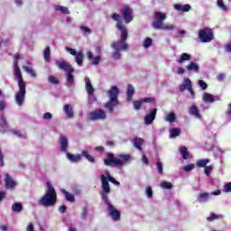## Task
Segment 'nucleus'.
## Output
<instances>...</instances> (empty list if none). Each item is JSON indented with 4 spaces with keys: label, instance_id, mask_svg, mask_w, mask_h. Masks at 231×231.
<instances>
[{
    "label": "nucleus",
    "instance_id": "37",
    "mask_svg": "<svg viewBox=\"0 0 231 231\" xmlns=\"http://www.w3.org/2000/svg\"><path fill=\"white\" fill-rule=\"evenodd\" d=\"M186 69L189 71H199V65L198 63L191 61L187 67Z\"/></svg>",
    "mask_w": 231,
    "mask_h": 231
},
{
    "label": "nucleus",
    "instance_id": "12",
    "mask_svg": "<svg viewBox=\"0 0 231 231\" xmlns=\"http://www.w3.org/2000/svg\"><path fill=\"white\" fill-rule=\"evenodd\" d=\"M5 187L9 190H14L17 187V181L8 173L5 175Z\"/></svg>",
    "mask_w": 231,
    "mask_h": 231
},
{
    "label": "nucleus",
    "instance_id": "33",
    "mask_svg": "<svg viewBox=\"0 0 231 231\" xmlns=\"http://www.w3.org/2000/svg\"><path fill=\"white\" fill-rule=\"evenodd\" d=\"M157 30H165V31H168V32H172V31L176 30V25H174L172 23H164Z\"/></svg>",
    "mask_w": 231,
    "mask_h": 231
},
{
    "label": "nucleus",
    "instance_id": "3",
    "mask_svg": "<svg viewBox=\"0 0 231 231\" xmlns=\"http://www.w3.org/2000/svg\"><path fill=\"white\" fill-rule=\"evenodd\" d=\"M131 162H133V156L129 153H120L116 156L113 153H107L106 159L104 160L105 165L107 167H116V169H124Z\"/></svg>",
    "mask_w": 231,
    "mask_h": 231
},
{
    "label": "nucleus",
    "instance_id": "55",
    "mask_svg": "<svg viewBox=\"0 0 231 231\" xmlns=\"http://www.w3.org/2000/svg\"><path fill=\"white\" fill-rule=\"evenodd\" d=\"M12 134H14V136H17V138H24V135L21 133V131L19 130H11Z\"/></svg>",
    "mask_w": 231,
    "mask_h": 231
},
{
    "label": "nucleus",
    "instance_id": "56",
    "mask_svg": "<svg viewBox=\"0 0 231 231\" xmlns=\"http://www.w3.org/2000/svg\"><path fill=\"white\" fill-rule=\"evenodd\" d=\"M48 80L51 84H54L55 86H57V84H59V79L57 78H55L54 76H49Z\"/></svg>",
    "mask_w": 231,
    "mask_h": 231
},
{
    "label": "nucleus",
    "instance_id": "17",
    "mask_svg": "<svg viewBox=\"0 0 231 231\" xmlns=\"http://www.w3.org/2000/svg\"><path fill=\"white\" fill-rule=\"evenodd\" d=\"M111 19H113V21H116V28L119 29L120 32H124V30H127L125 28V26H124L122 24V16H120V14H111Z\"/></svg>",
    "mask_w": 231,
    "mask_h": 231
},
{
    "label": "nucleus",
    "instance_id": "35",
    "mask_svg": "<svg viewBox=\"0 0 231 231\" xmlns=\"http://www.w3.org/2000/svg\"><path fill=\"white\" fill-rule=\"evenodd\" d=\"M179 151L181 154V157L183 158V160H189V156H190V153L189 152V150L187 149V147L185 146H180L179 148Z\"/></svg>",
    "mask_w": 231,
    "mask_h": 231
},
{
    "label": "nucleus",
    "instance_id": "53",
    "mask_svg": "<svg viewBox=\"0 0 231 231\" xmlns=\"http://www.w3.org/2000/svg\"><path fill=\"white\" fill-rule=\"evenodd\" d=\"M198 84H199L200 89H202L203 91H205V89H207V88H208V85H207V82L203 81V79H199L198 81Z\"/></svg>",
    "mask_w": 231,
    "mask_h": 231
},
{
    "label": "nucleus",
    "instance_id": "29",
    "mask_svg": "<svg viewBox=\"0 0 231 231\" xmlns=\"http://www.w3.org/2000/svg\"><path fill=\"white\" fill-rule=\"evenodd\" d=\"M26 64L27 65L23 66V69L25 70L26 73L31 75V77L35 79V77H37V74L35 73V70H33V69L30 67L32 63H30V61H26Z\"/></svg>",
    "mask_w": 231,
    "mask_h": 231
},
{
    "label": "nucleus",
    "instance_id": "24",
    "mask_svg": "<svg viewBox=\"0 0 231 231\" xmlns=\"http://www.w3.org/2000/svg\"><path fill=\"white\" fill-rule=\"evenodd\" d=\"M60 145L61 152H68L69 143L68 138H66V136L61 135L60 137Z\"/></svg>",
    "mask_w": 231,
    "mask_h": 231
},
{
    "label": "nucleus",
    "instance_id": "16",
    "mask_svg": "<svg viewBox=\"0 0 231 231\" xmlns=\"http://www.w3.org/2000/svg\"><path fill=\"white\" fill-rule=\"evenodd\" d=\"M119 93H120V90L118 89V87L112 86L111 88L108 90L109 100L118 101Z\"/></svg>",
    "mask_w": 231,
    "mask_h": 231
},
{
    "label": "nucleus",
    "instance_id": "1",
    "mask_svg": "<svg viewBox=\"0 0 231 231\" xmlns=\"http://www.w3.org/2000/svg\"><path fill=\"white\" fill-rule=\"evenodd\" d=\"M16 60L14 62V75L17 80L19 90L14 94V102L18 107H23L24 106V99L26 98V83L23 79V73L19 69V54L14 55Z\"/></svg>",
    "mask_w": 231,
    "mask_h": 231
},
{
    "label": "nucleus",
    "instance_id": "11",
    "mask_svg": "<svg viewBox=\"0 0 231 231\" xmlns=\"http://www.w3.org/2000/svg\"><path fill=\"white\" fill-rule=\"evenodd\" d=\"M121 14H122L125 23H126V24H129V23H131L133 21V9H131V7L125 5L121 9Z\"/></svg>",
    "mask_w": 231,
    "mask_h": 231
},
{
    "label": "nucleus",
    "instance_id": "31",
    "mask_svg": "<svg viewBox=\"0 0 231 231\" xmlns=\"http://www.w3.org/2000/svg\"><path fill=\"white\" fill-rule=\"evenodd\" d=\"M143 143H144V141L143 138L136 137L133 140L134 147H135L137 151H142V145H143Z\"/></svg>",
    "mask_w": 231,
    "mask_h": 231
},
{
    "label": "nucleus",
    "instance_id": "8",
    "mask_svg": "<svg viewBox=\"0 0 231 231\" xmlns=\"http://www.w3.org/2000/svg\"><path fill=\"white\" fill-rule=\"evenodd\" d=\"M167 19V14L162 12L154 13V20L152 22V26L154 30H158L164 23L163 21Z\"/></svg>",
    "mask_w": 231,
    "mask_h": 231
},
{
    "label": "nucleus",
    "instance_id": "25",
    "mask_svg": "<svg viewBox=\"0 0 231 231\" xmlns=\"http://www.w3.org/2000/svg\"><path fill=\"white\" fill-rule=\"evenodd\" d=\"M8 131V122L5 116L0 115V133H6Z\"/></svg>",
    "mask_w": 231,
    "mask_h": 231
},
{
    "label": "nucleus",
    "instance_id": "40",
    "mask_svg": "<svg viewBox=\"0 0 231 231\" xmlns=\"http://www.w3.org/2000/svg\"><path fill=\"white\" fill-rule=\"evenodd\" d=\"M181 134V130L180 128H171L170 130V136L171 138H176V136H180Z\"/></svg>",
    "mask_w": 231,
    "mask_h": 231
},
{
    "label": "nucleus",
    "instance_id": "23",
    "mask_svg": "<svg viewBox=\"0 0 231 231\" xmlns=\"http://www.w3.org/2000/svg\"><path fill=\"white\" fill-rule=\"evenodd\" d=\"M174 10H176L177 12H190V5L186 4V5H181V4H175L173 5Z\"/></svg>",
    "mask_w": 231,
    "mask_h": 231
},
{
    "label": "nucleus",
    "instance_id": "64",
    "mask_svg": "<svg viewBox=\"0 0 231 231\" xmlns=\"http://www.w3.org/2000/svg\"><path fill=\"white\" fill-rule=\"evenodd\" d=\"M219 216L212 213L209 217H208V221H215V219H218Z\"/></svg>",
    "mask_w": 231,
    "mask_h": 231
},
{
    "label": "nucleus",
    "instance_id": "43",
    "mask_svg": "<svg viewBox=\"0 0 231 231\" xmlns=\"http://www.w3.org/2000/svg\"><path fill=\"white\" fill-rule=\"evenodd\" d=\"M225 115H226V122L230 124V122H231V103H229L227 105V108L226 110Z\"/></svg>",
    "mask_w": 231,
    "mask_h": 231
},
{
    "label": "nucleus",
    "instance_id": "30",
    "mask_svg": "<svg viewBox=\"0 0 231 231\" xmlns=\"http://www.w3.org/2000/svg\"><path fill=\"white\" fill-rule=\"evenodd\" d=\"M134 96V87H133V85H128L127 90H126L127 102H131V100H133Z\"/></svg>",
    "mask_w": 231,
    "mask_h": 231
},
{
    "label": "nucleus",
    "instance_id": "28",
    "mask_svg": "<svg viewBox=\"0 0 231 231\" xmlns=\"http://www.w3.org/2000/svg\"><path fill=\"white\" fill-rule=\"evenodd\" d=\"M192 56L187 52H183L179 59L176 60L177 64H183L187 60H190Z\"/></svg>",
    "mask_w": 231,
    "mask_h": 231
},
{
    "label": "nucleus",
    "instance_id": "9",
    "mask_svg": "<svg viewBox=\"0 0 231 231\" xmlns=\"http://www.w3.org/2000/svg\"><path fill=\"white\" fill-rule=\"evenodd\" d=\"M107 118V115L106 111L102 109H96L88 114V120L92 122H97L98 120H106Z\"/></svg>",
    "mask_w": 231,
    "mask_h": 231
},
{
    "label": "nucleus",
    "instance_id": "38",
    "mask_svg": "<svg viewBox=\"0 0 231 231\" xmlns=\"http://www.w3.org/2000/svg\"><path fill=\"white\" fill-rule=\"evenodd\" d=\"M54 10L56 12H60V14H69V10L68 9V7L62 5H54Z\"/></svg>",
    "mask_w": 231,
    "mask_h": 231
},
{
    "label": "nucleus",
    "instance_id": "32",
    "mask_svg": "<svg viewBox=\"0 0 231 231\" xmlns=\"http://www.w3.org/2000/svg\"><path fill=\"white\" fill-rule=\"evenodd\" d=\"M67 158H68V160H69V162L77 163V162H80V160H82V155H80V154L75 155V154L67 152Z\"/></svg>",
    "mask_w": 231,
    "mask_h": 231
},
{
    "label": "nucleus",
    "instance_id": "20",
    "mask_svg": "<svg viewBox=\"0 0 231 231\" xmlns=\"http://www.w3.org/2000/svg\"><path fill=\"white\" fill-rule=\"evenodd\" d=\"M87 58L88 59V60H90L91 64H93L94 66H98V64H100V60H101L100 55L93 57V52H91V51H88L87 52Z\"/></svg>",
    "mask_w": 231,
    "mask_h": 231
},
{
    "label": "nucleus",
    "instance_id": "45",
    "mask_svg": "<svg viewBox=\"0 0 231 231\" xmlns=\"http://www.w3.org/2000/svg\"><path fill=\"white\" fill-rule=\"evenodd\" d=\"M43 59H44L45 62H50V60H51L50 47L45 48V50L43 51Z\"/></svg>",
    "mask_w": 231,
    "mask_h": 231
},
{
    "label": "nucleus",
    "instance_id": "14",
    "mask_svg": "<svg viewBox=\"0 0 231 231\" xmlns=\"http://www.w3.org/2000/svg\"><path fill=\"white\" fill-rule=\"evenodd\" d=\"M150 102H154V98H152V97L141 98L139 100L134 101L133 106H134V108L135 109V111H140V109H142L143 104H150Z\"/></svg>",
    "mask_w": 231,
    "mask_h": 231
},
{
    "label": "nucleus",
    "instance_id": "49",
    "mask_svg": "<svg viewBox=\"0 0 231 231\" xmlns=\"http://www.w3.org/2000/svg\"><path fill=\"white\" fill-rule=\"evenodd\" d=\"M217 5L222 12H226L228 8L225 5V3H223V0H217Z\"/></svg>",
    "mask_w": 231,
    "mask_h": 231
},
{
    "label": "nucleus",
    "instance_id": "4",
    "mask_svg": "<svg viewBox=\"0 0 231 231\" xmlns=\"http://www.w3.org/2000/svg\"><path fill=\"white\" fill-rule=\"evenodd\" d=\"M46 185L47 190L38 203L45 208L53 207L57 203V191H55V188L51 186V183L47 182Z\"/></svg>",
    "mask_w": 231,
    "mask_h": 231
},
{
    "label": "nucleus",
    "instance_id": "61",
    "mask_svg": "<svg viewBox=\"0 0 231 231\" xmlns=\"http://www.w3.org/2000/svg\"><path fill=\"white\" fill-rule=\"evenodd\" d=\"M120 57H122V54L120 53V51H116L113 53V59H115V60H119Z\"/></svg>",
    "mask_w": 231,
    "mask_h": 231
},
{
    "label": "nucleus",
    "instance_id": "10",
    "mask_svg": "<svg viewBox=\"0 0 231 231\" xmlns=\"http://www.w3.org/2000/svg\"><path fill=\"white\" fill-rule=\"evenodd\" d=\"M66 51L75 57V61L77 62L78 66H82L84 62V52H82V51L77 52V50L66 47Z\"/></svg>",
    "mask_w": 231,
    "mask_h": 231
},
{
    "label": "nucleus",
    "instance_id": "57",
    "mask_svg": "<svg viewBox=\"0 0 231 231\" xmlns=\"http://www.w3.org/2000/svg\"><path fill=\"white\" fill-rule=\"evenodd\" d=\"M8 46H10V41H8L7 39L2 40L0 42V48H8Z\"/></svg>",
    "mask_w": 231,
    "mask_h": 231
},
{
    "label": "nucleus",
    "instance_id": "51",
    "mask_svg": "<svg viewBox=\"0 0 231 231\" xmlns=\"http://www.w3.org/2000/svg\"><path fill=\"white\" fill-rule=\"evenodd\" d=\"M145 194H146L148 199H151L152 198V188L151 186H148L145 189Z\"/></svg>",
    "mask_w": 231,
    "mask_h": 231
},
{
    "label": "nucleus",
    "instance_id": "15",
    "mask_svg": "<svg viewBox=\"0 0 231 231\" xmlns=\"http://www.w3.org/2000/svg\"><path fill=\"white\" fill-rule=\"evenodd\" d=\"M156 113H158V109L153 108L144 116V125H151L152 122L156 119Z\"/></svg>",
    "mask_w": 231,
    "mask_h": 231
},
{
    "label": "nucleus",
    "instance_id": "22",
    "mask_svg": "<svg viewBox=\"0 0 231 231\" xmlns=\"http://www.w3.org/2000/svg\"><path fill=\"white\" fill-rule=\"evenodd\" d=\"M119 102L118 101H115L113 99H109L106 104H105V107L106 109L108 111V113H114L115 111V107H116V106H118Z\"/></svg>",
    "mask_w": 231,
    "mask_h": 231
},
{
    "label": "nucleus",
    "instance_id": "41",
    "mask_svg": "<svg viewBox=\"0 0 231 231\" xmlns=\"http://www.w3.org/2000/svg\"><path fill=\"white\" fill-rule=\"evenodd\" d=\"M165 122H170V124H172L173 122H176V115L174 113H170L166 115L164 117Z\"/></svg>",
    "mask_w": 231,
    "mask_h": 231
},
{
    "label": "nucleus",
    "instance_id": "21",
    "mask_svg": "<svg viewBox=\"0 0 231 231\" xmlns=\"http://www.w3.org/2000/svg\"><path fill=\"white\" fill-rule=\"evenodd\" d=\"M189 115L194 116V118H197L198 120H201V114L199 113V109L198 106H196V105L189 106Z\"/></svg>",
    "mask_w": 231,
    "mask_h": 231
},
{
    "label": "nucleus",
    "instance_id": "47",
    "mask_svg": "<svg viewBox=\"0 0 231 231\" xmlns=\"http://www.w3.org/2000/svg\"><path fill=\"white\" fill-rule=\"evenodd\" d=\"M82 156H84V158H86V160H88V162H89L90 163H95V158H93V156H91L88 151H83L82 152Z\"/></svg>",
    "mask_w": 231,
    "mask_h": 231
},
{
    "label": "nucleus",
    "instance_id": "5",
    "mask_svg": "<svg viewBox=\"0 0 231 231\" xmlns=\"http://www.w3.org/2000/svg\"><path fill=\"white\" fill-rule=\"evenodd\" d=\"M56 66L59 68V69H61L62 71H66V80L68 86H73L75 84V78L73 77V73L75 69L69 64V62L64 60H56Z\"/></svg>",
    "mask_w": 231,
    "mask_h": 231
},
{
    "label": "nucleus",
    "instance_id": "46",
    "mask_svg": "<svg viewBox=\"0 0 231 231\" xmlns=\"http://www.w3.org/2000/svg\"><path fill=\"white\" fill-rule=\"evenodd\" d=\"M82 156H84V158H86V160H88V162H89L90 163H95V158H93V156H91L88 151H83L82 152Z\"/></svg>",
    "mask_w": 231,
    "mask_h": 231
},
{
    "label": "nucleus",
    "instance_id": "58",
    "mask_svg": "<svg viewBox=\"0 0 231 231\" xmlns=\"http://www.w3.org/2000/svg\"><path fill=\"white\" fill-rule=\"evenodd\" d=\"M51 118H53V115H51V113L46 112L43 114V116H42L43 120L50 121L51 120Z\"/></svg>",
    "mask_w": 231,
    "mask_h": 231
},
{
    "label": "nucleus",
    "instance_id": "50",
    "mask_svg": "<svg viewBox=\"0 0 231 231\" xmlns=\"http://www.w3.org/2000/svg\"><path fill=\"white\" fill-rule=\"evenodd\" d=\"M214 170V166L213 165H209V166H206L204 168V173L206 174V176H210V172H212V171Z\"/></svg>",
    "mask_w": 231,
    "mask_h": 231
},
{
    "label": "nucleus",
    "instance_id": "44",
    "mask_svg": "<svg viewBox=\"0 0 231 231\" xmlns=\"http://www.w3.org/2000/svg\"><path fill=\"white\" fill-rule=\"evenodd\" d=\"M13 212H22L23 211V204L20 202H16L12 206Z\"/></svg>",
    "mask_w": 231,
    "mask_h": 231
},
{
    "label": "nucleus",
    "instance_id": "48",
    "mask_svg": "<svg viewBox=\"0 0 231 231\" xmlns=\"http://www.w3.org/2000/svg\"><path fill=\"white\" fill-rule=\"evenodd\" d=\"M161 189H165L166 190H171L172 189V183L167 182V181H162L160 184Z\"/></svg>",
    "mask_w": 231,
    "mask_h": 231
},
{
    "label": "nucleus",
    "instance_id": "42",
    "mask_svg": "<svg viewBox=\"0 0 231 231\" xmlns=\"http://www.w3.org/2000/svg\"><path fill=\"white\" fill-rule=\"evenodd\" d=\"M208 163H210V160L208 159H202L196 162L197 167L200 168L207 167Z\"/></svg>",
    "mask_w": 231,
    "mask_h": 231
},
{
    "label": "nucleus",
    "instance_id": "62",
    "mask_svg": "<svg viewBox=\"0 0 231 231\" xmlns=\"http://www.w3.org/2000/svg\"><path fill=\"white\" fill-rule=\"evenodd\" d=\"M156 167H157L159 174H163V166L162 165V162H158L156 163Z\"/></svg>",
    "mask_w": 231,
    "mask_h": 231
},
{
    "label": "nucleus",
    "instance_id": "60",
    "mask_svg": "<svg viewBox=\"0 0 231 231\" xmlns=\"http://www.w3.org/2000/svg\"><path fill=\"white\" fill-rule=\"evenodd\" d=\"M175 73L176 75H184L185 69L183 67H178Z\"/></svg>",
    "mask_w": 231,
    "mask_h": 231
},
{
    "label": "nucleus",
    "instance_id": "27",
    "mask_svg": "<svg viewBox=\"0 0 231 231\" xmlns=\"http://www.w3.org/2000/svg\"><path fill=\"white\" fill-rule=\"evenodd\" d=\"M85 84H86L85 88L88 95H90L92 97V95H94L95 93V88L91 84V79H89V78H85Z\"/></svg>",
    "mask_w": 231,
    "mask_h": 231
},
{
    "label": "nucleus",
    "instance_id": "63",
    "mask_svg": "<svg viewBox=\"0 0 231 231\" xmlns=\"http://www.w3.org/2000/svg\"><path fill=\"white\" fill-rule=\"evenodd\" d=\"M81 217L82 219H86L88 217V207L82 208Z\"/></svg>",
    "mask_w": 231,
    "mask_h": 231
},
{
    "label": "nucleus",
    "instance_id": "19",
    "mask_svg": "<svg viewBox=\"0 0 231 231\" xmlns=\"http://www.w3.org/2000/svg\"><path fill=\"white\" fill-rule=\"evenodd\" d=\"M219 99H220L219 96H214V95L207 93V92H205L202 97V100L208 104H212V102H217Z\"/></svg>",
    "mask_w": 231,
    "mask_h": 231
},
{
    "label": "nucleus",
    "instance_id": "7",
    "mask_svg": "<svg viewBox=\"0 0 231 231\" xmlns=\"http://www.w3.org/2000/svg\"><path fill=\"white\" fill-rule=\"evenodd\" d=\"M199 39L200 42H211L214 39V32H212V29H200L199 32Z\"/></svg>",
    "mask_w": 231,
    "mask_h": 231
},
{
    "label": "nucleus",
    "instance_id": "39",
    "mask_svg": "<svg viewBox=\"0 0 231 231\" xmlns=\"http://www.w3.org/2000/svg\"><path fill=\"white\" fill-rule=\"evenodd\" d=\"M152 46V39L150 37L145 38L144 41L143 42V47L144 50H149Z\"/></svg>",
    "mask_w": 231,
    "mask_h": 231
},
{
    "label": "nucleus",
    "instance_id": "6",
    "mask_svg": "<svg viewBox=\"0 0 231 231\" xmlns=\"http://www.w3.org/2000/svg\"><path fill=\"white\" fill-rule=\"evenodd\" d=\"M127 30L121 31V40L114 42L111 45L116 51H125V50H127L128 45L127 42H125V41H127Z\"/></svg>",
    "mask_w": 231,
    "mask_h": 231
},
{
    "label": "nucleus",
    "instance_id": "54",
    "mask_svg": "<svg viewBox=\"0 0 231 231\" xmlns=\"http://www.w3.org/2000/svg\"><path fill=\"white\" fill-rule=\"evenodd\" d=\"M80 30H81V32H84V35H91V33H92L91 29H89L88 27H86L84 25H82L80 27Z\"/></svg>",
    "mask_w": 231,
    "mask_h": 231
},
{
    "label": "nucleus",
    "instance_id": "59",
    "mask_svg": "<svg viewBox=\"0 0 231 231\" xmlns=\"http://www.w3.org/2000/svg\"><path fill=\"white\" fill-rule=\"evenodd\" d=\"M224 192L226 194L231 192V182H227L224 185Z\"/></svg>",
    "mask_w": 231,
    "mask_h": 231
},
{
    "label": "nucleus",
    "instance_id": "26",
    "mask_svg": "<svg viewBox=\"0 0 231 231\" xmlns=\"http://www.w3.org/2000/svg\"><path fill=\"white\" fill-rule=\"evenodd\" d=\"M63 113H65L67 118H73V116H75V113L73 112V106L71 105H64Z\"/></svg>",
    "mask_w": 231,
    "mask_h": 231
},
{
    "label": "nucleus",
    "instance_id": "36",
    "mask_svg": "<svg viewBox=\"0 0 231 231\" xmlns=\"http://www.w3.org/2000/svg\"><path fill=\"white\" fill-rule=\"evenodd\" d=\"M102 176H104V178H106L108 184H109V181H110L111 183H114V185H116L117 187L120 186V182L117 181L115 178L111 177L109 175V172H106L107 177H106V175H101V183H102Z\"/></svg>",
    "mask_w": 231,
    "mask_h": 231
},
{
    "label": "nucleus",
    "instance_id": "13",
    "mask_svg": "<svg viewBox=\"0 0 231 231\" xmlns=\"http://www.w3.org/2000/svg\"><path fill=\"white\" fill-rule=\"evenodd\" d=\"M221 190L213 191L211 193H199L198 199L200 203H207L210 199V196H220Z\"/></svg>",
    "mask_w": 231,
    "mask_h": 231
},
{
    "label": "nucleus",
    "instance_id": "34",
    "mask_svg": "<svg viewBox=\"0 0 231 231\" xmlns=\"http://www.w3.org/2000/svg\"><path fill=\"white\" fill-rule=\"evenodd\" d=\"M62 194H64L65 199L69 203H75V196L68 192L66 189H61Z\"/></svg>",
    "mask_w": 231,
    "mask_h": 231
},
{
    "label": "nucleus",
    "instance_id": "18",
    "mask_svg": "<svg viewBox=\"0 0 231 231\" xmlns=\"http://www.w3.org/2000/svg\"><path fill=\"white\" fill-rule=\"evenodd\" d=\"M190 88H192V81H190V79L185 78L182 84L180 85L179 89L181 93H183V91H189Z\"/></svg>",
    "mask_w": 231,
    "mask_h": 231
},
{
    "label": "nucleus",
    "instance_id": "2",
    "mask_svg": "<svg viewBox=\"0 0 231 231\" xmlns=\"http://www.w3.org/2000/svg\"><path fill=\"white\" fill-rule=\"evenodd\" d=\"M109 194H111V187L107 183V179L102 176V190L100 191V196L105 204L107 205L108 216L111 217L113 221H120V211L116 208L115 206L109 201Z\"/></svg>",
    "mask_w": 231,
    "mask_h": 231
},
{
    "label": "nucleus",
    "instance_id": "52",
    "mask_svg": "<svg viewBox=\"0 0 231 231\" xmlns=\"http://www.w3.org/2000/svg\"><path fill=\"white\" fill-rule=\"evenodd\" d=\"M195 167H196V165H194L192 163L188 164L183 167V171H184V172H190V171H194Z\"/></svg>",
    "mask_w": 231,
    "mask_h": 231
}]
</instances>
